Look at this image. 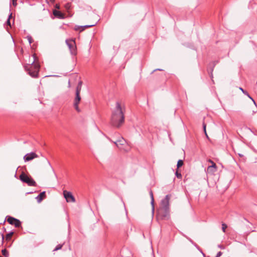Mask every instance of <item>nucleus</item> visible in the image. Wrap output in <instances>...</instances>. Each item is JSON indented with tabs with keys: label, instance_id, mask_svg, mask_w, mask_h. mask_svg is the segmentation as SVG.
Returning a JSON list of instances; mask_svg holds the SVG:
<instances>
[{
	"label": "nucleus",
	"instance_id": "1",
	"mask_svg": "<svg viewBox=\"0 0 257 257\" xmlns=\"http://www.w3.org/2000/svg\"><path fill=\"white\" fill-rule=\"evenodd\" d=\"M125 110L124 106L117 101L111 113V123L113 126L119 127L123 123Z\"/></svg>",
	"mask_w": 257,
	"mask_h": 257
},
{
	"label": "nucleus",
	"instance_id": "2",
	"mask_svg": "<svg viewBox=\"0 0 257 257\" xmlns=\"http://www.w3.org/2000/svg\"><path fill=\"white\" fill-rule=\"evenodd\" d=\"M171 198L170 195H167L165 198L161 202L160 208L158 210V214L162 218H167L169 214V200Z\"/></svg>",
	"mask_w": 257,
	"mask_h": 257
},
{
	"label": "nucleus",
	"instance_id": "3",
	"mask_svg": "<svg viewBox=\"0 0 257 257\" xmlns=\"http://www.w3.org/2000/svg\"><path fill=\"white\" fill-rule=\"evenodd\" d=\"M35 57L33 55L31 64L25 66V69L28 71L29 75L34 78L38 77L39 71V65L38 64L35 63Z\"/></svg>",
	"mask_w": 257,
	"mask_h": 257
},
{
	"label": "nucleus",
	"instance_id": "4",
	"mask_svg": "<svg viewBox=\"0 0 257 257\" xmlns=\"http://www.w3.org/2000/svg\"><path fill=\"white\" fill-rule=\"evenodd\" d=\"M82 85V82L80 81L76 88L75 97L74 100V107L77 112L80 111V109L78 106V104L81 100V97L80 93L81 90V87Z\"/></svg>",
	"mask_w": 257,
	"mask_h": 257
},
{
	"label": "nucleus",
	"instance_id": "5",
	"mask_svg": "<svg viewBox=\"0 0 257 257\" xmlns=\"http://www.w3.org/2000/svg\"><path fill=\"white\" fill-rule=\"evenodd\" d=\"M20 179L24 183L27 184L29 186H36L37 184L35 180L31 177L24 173H22L20 176Z\"/></svg>",
	"mask_w": 257,
	"mask_h": 257
},
{
	"label": "nucleus",
	"instance_id": "6",
	"mask_svg": "<svg viewBox=\"0 0 257 257\" xmlns=\"http://www.w3.org/2000/svg\"><path fill=\"white\" fill-rule=\"evenodd\" d=\"M66 43L69 48L71 54L73 55H76L77 54V48L75 41L72 40H66Z\"/></svg>",
	"mask_w": 257,
	"mask_h": 257
},
{
	"label": "nucleus",
	"instance_id": "7",
	"mask_svg": "<svg viewBox=\"0 0 257 257\" xmlns=\"http://www.w3.org/2000/svg\"><path fill=\"white\" fill-rule=\"evenodd\" d=\"M7 221L12 225H14L15 227H19L21 226V222L19 220L15 218H14L11 216H9L7 219Z\"/></svg>",
	"mask_w": 257,
	"mask_h": 257
},
{
	"label": "nucleus",
	"instance_id": "8",
	"mask_svg": "<svg viewBox=\"0 0 257 257\" xmlns=\"http://www.w3.org/2000/svg\"><path fill=\"white\" fill-rule=\"evenodd\" d=\"M38 157V155H37L34 152H31L30 153H28L24 156V160L25 162L30 161L35 158Z\"/></svg>",
	"mask_w": 257,
	"mask_h": 257
},
{
	"label": "nucleus",
	"instance_id": "9",
	"mask_svg": "<svg viewBox=\"0 0 257 257\" xmlns=\"http://www.w3.org/2000/svg\"><path fill=\"white\" fill-rule=\"evenodd\" d=\"M63 194L67 202H74L75 201V198L71 192L64 190Z\"/></svg>",
	"mask_w": 257,
	"mask_h": 257
},
{
	"label": "nucleus",
	"instance_id": "10",
	"mask_svg": "<svg viewBox=\"0 0 257 257\" xmlns=\"http://www.w3.org/2000/svg\"><path fill=\"white\" fill-rule=\"evenodd\" d=\"M114 143L118 148L121 149V146L125 144L126 141L122 137H120L119 139L114 142Z\"/></svg>",
	"mask_w": 257,
	"mask_h": 257
},
{
	"label": "nucleus",
	"instance_id": "11",
	"mask_svg": "<svg viewBox=\"0 0 257 257\" xmlns=\"http://www.w3.org/2000/svg\"><path fill=\"white\" fill-rule=\"evenodd\" d=\"M42 162L44 164L46 169L51 170L52 171L54 172V169H53L50 162L47 158H44Z\"/></svg>",
	"mask_w": 257,
	"mask_h": 257
},
{
	"label": "nucleus",
	"instance_id": "12",
	"mask_svg": "<svg viewBox=\"0 0 257 257\" xmlns=\"http://www.w3.org/2000/svg\"><path fill=\"white\" fill-rule=\"evenodd\" d=\"M96 23L92 25H87L83 26H76L75 30L76 31H79V32L83 31L86 28H88L94 26Z\"/></svg>",
	"mask_w": 257,
	"mask_h": 257
},
{
	"label": "nucleus",
	"instance_id": "13",
	"mask_svg": "<svg viewBox=\"0 0 257 257\" xmlns=\"http://www.w3.org/2000/svg\"><path fill=\"white\" fill-rule=\"evenodd\" d=\"M209 162H210L212 165L211 166H208L207 170L208 171H211L212 172H214L216 170V165L215 163H214L212 160H209Z\"/></svg>",
	"mask_w": 257,
	"mask_h": 257
},
{
	"label": "nucleus",
	"instance_id": "14",
	"mask_svg": "<svg viewBox=\"0 0 257 257\" xmlns=\"http://www.w3.org/2000/svg\"><path fill=\"white\" fill-rule=\"evenodd\" d=\"M46 197V192L43 191L40 193L36 197V199L38 203H40L42 200Z\"/></svg>",
	"mask_w": 257,
	"mask_h": 257
},
{
	"label": "nucleus",
	"instance_id": "15",
	"mask_svg": "<svg viewBox=\"0 0 257 257\" xmlns=\"http://www.w3.org/2000/svg\"><path fill=\"white\" fill-rule=\"evenodd\" d=\"M150 195L151 198V205L152 206V211L154 212V199L153 197V194L152 191H150Z\"/></svg>",
	"mask_w": 257,
	"mask_h": 257
},
{
	"label": "nucleus",
	"instance_id": "16",
	"mask_svg": "<svg viewBox=\"0 0 257 257\" xmlns=\"http://www.w3.org/2000/svg\"><path fill=\"white\" fill-rule=\"evenodd\" d=\"M53 15L55 16L58 17H59L60 18H63L62 14L60 12L56 11V10H55V11H53Z\"/></svg>",
	"mask_w": 257,
	"mask_h": 257
},
{
	"label": "nucleus",
	"instance_id": "17",
	"mask_svg": "<svg viewBox=\"0 0 257 257\" xmlns=\"http://www.w3.org/2000/svg\"><path fill=\"white\" fill-rule=\"evenodd\" d=\"M239 89H240V90L243 92V93H244L245 95H247V96H248L250 99H251L253 101V103H254V104H255V102L254 100L252 99V97L249 95V94H248V93L246 91L244 90L242 88H241V87H239Z\"/></svg>",
	"mask_w": 257,
	"mask_h": 257
},
{
	"label": "nucleus",
	"instance_id": "18",
	"mask_svg": "<svg viewBox=\"0 0 257 257\" xmlns=\"http://www.w3.org/2000/svg\"><path fill=\"white\" fill-rule=\"evenodd\" d=\"M2 254L5 257H8L9 256V252L7 251L6 249H4L2 251Z\"/></svg>",
	"mask_w": 257,
	"mask_h": 257
},
{
	"label": "nucleus",
	"instance_id": "19",
	"mask_svg": "<svg viewBox=\"0 0 257 257\" xmlns=\"http://www.w3.org/2000/svg\"><path fill=\"white\" fill-rule=\"evenodd\" d=\"M13 233H14L13 232H11L9 233H8L6 236V240H10L11 239L12 236L13 235Z\"/></svg>",
	"mask_w": 257,
	"mask_h": 257
},
{
	"label": "nucleus",
	"instance_id": "20",
	"mask_svg": "<svg viewBox=\"0 0 257 257\" xmlns=\"http://www.w3.org/2000/svg\"><path fill=\"white\" fill-rule=\"evenodd\" d=\"M183 165V162L182 160H179L177 164V168H179Z\"/></svg>",
	"mask_w": 257,
	"mask_h": 257
},
{
	"label": "nucleus",
	"instance_id": "21",
	"mask_svg": "<svg viewBox=\"0 0 257 257\" xmlns=\"http://www.w3.org/2000/svg\"><path fill=\"white\" fill-rule=\"evenodd\" d=\"M203 131L204 132V133H205L206 137L207 138H208V135L207 134L206 131V124L204 122L203 123Z\"/></svg>",
	"mask_w": 257,
	"mask_h": 257
},
{
	"label": "nucleus",
	"instance_id": "22",
	"mask_svg": "<svg viewBox=\"0 0 257 257\" xmlns=\"http://www.w3.org/2000/svg\"><path fill=\"white\" fill-rule=\"evenodd\" d=\"M227 225L225 223L222 224V230L223 232H225L226 229L227 228Z\"/></svg>",
	"mask_w": 257,
	"mask_h": 257
},
{
	"label": "nucleus",
	"instance_id": "23",
	"mask_svg": "<svg viewBox=\"0 0 257 257\" xmlns=\"http://www.w3.org/2000/svg\"><path fill=\"white\" fill-rule=\"evenodd\" d=\"M175 175L179 179H180L182 177L181 174L180 173L178 172V171H176V172L175 173Z\"/></svg>",
	"mask_w": 257,
	"mask_h": 257
},
{
	"label": "nucleus",
	"instance_id": "24",
	"mask_svg": "<svg viewBox=\"0 0 257 257\" xmlns=\"http://www.w3.org/2000/svg\"><path fill=\"white\" fill-rule=\"evenodd\" d=\"M63 246V244H58L56 246V247H55V248L54 249V251H56V250H58L59 249H60Z\"/></svg>",
	"mask_w": 257,
	"mask_h": 257
},
{
	"label": "nucleus",
	"instance_id": "25",
	"mask_svg": "<svg viewBox=\"0 0 257 257\" xmlns=\"http://www.w3.org/2000/svg\"><path fill=\"white\" fill-rule=\"evenodd\" d=\"M187 238L194 246H195L198 249H199V246L195 243H194L191 239L189 238Z\"/></svg>",
	"mask_w": 257,
	"mask_h": 257
},
{
	"label": "nucleus",
	"instance_id": "26",
	"mask_svg": "<svg viewBox=\"0 0 257 257\" xmlns=\"http://www.w3.org/2000/svg\"><path fill=\"white\" fill-rule=\"evenodd\" d=\"M12 17V14H10L9 16V18L7 20V24L9 25L10 26H11V23H10V19Z\"/></svg>",
	"mask_w": 257,
	"mask_h": 257
},
{
	"label": "nucleus",
	"instance_id": "27",
	"mask_svg": "<svg viewBox=\"0 0 257 257\" xmlns=\"http://www.w3.org/2000/svg\"><path fill=\"white\" fill-rule=\"evenodd\" d=\"M28 40L29 41V42L30 44L32 43V38L31 36H28L27 37Z\"/></svg>",
	"mask_w": 257,
	"mask_h": 257
},
{
	"label": "nucleus",
	"instance_id": "28",
	"mask_svg": "<svg viewBox=\"0 0 257 257\" xmlns=\"http://www.w3.org/2000/svg\"><path fill=\"white\" fill-rule=\"evenodd\" d=\"M222 254V252L221 251H219L217 254V255L216 257H219Z\"/></svg>",
	"mask_w": 257,
	"mask_h": 257
},
{
	"label": "nucleus",
	"instance_id": "29",
	"mask_svg": "<svg viewBox=\"0 0 257 257\" xmlns=\"http://www.w3.org/2000/svg\"><path fill=\"white\" fill-rule=\"evenodd\" d=\"M16 1H17V0H13V5L16 6V5H17Z\"/></svg>",
	"mask_w": 257,
	"mask_h": 257
},
{
	"label": "nucleus",
	"instance_id": "30",
	"mask_svg": "<svg viewBox=\"0 0 257 257\" xmlns=\"http://www.w3.org/2000/svg\"><path fill=\"white\" fill-rule=\"evenodd\" d=\"M1 237H2V241H3L4 239V234L3 233H1Z\"/></svg>",
	"mask_w": 257,
	"mask_h": 257
},
{
	"label": "nucleus",
	"instance_id": "31",
	"mask_svg": "<svg viewBox=\"0 0 257 257\" xmlns=\"http://www.w3.org/2000/svg\"><path fill=\"white\" fill-rule=\"evenodd\" d=\"M125 249H121V251H120V253H121V254H123V253L124 251H125Z\"/></svg>",
	"mask_w": 257,
	"mask_h": 257
},
{
	"label": "nucleus",
	"instance_id": "32",
	"mask_svg": "<svg viewBox=\"0 0 257 257\" xmlns=\"http://www.w3.org/2000/svg\"><path fill=\"white\" fill-rule=\"evenodd\" d=\"M55 0H51V1L52 2H55Z\"/></svg>",
	"mask_w": 257,
	"mask_h": 257
},
{
	"label": "nucleus",
	"instance_id": "33",
	"mask_svg": "<svg viewBox=\"0 0 257 257\" xmlns=\"http://www.w3.org/2000/svg\"><path fill=\"white\" fill-rule=\"evenodd\" d=\"M157 70V69H156V70ZM158 70H162V69H158ZM154 71H156V70H155Z\"/></svg>",
	"mask_w": 257,
	"mask_h": 257
},
{
	"label": "nucleus",
	"instance_id": "34",
	"mask_svg": "<svg viewBox=\"0 0 257 257\" xmlns=\"http://www.w3.org/2000/svg\"><path fill=\"white\" fill-rule=\"evenodd\" d=\"M218 247H220V248L221 247L220 245H218Z\"/></svg>",
	"mask_w": 257,
	"mask_h": 257
},
{
	"label": "nucleus",
	"instance_id": "35",
	"mask_svg": "<svg viewBox=\"0 0 257 257\" xmlns=\"http://www.w3.org/2000/svg\"><path fill=\"white\" fill-rule=\"evenodd\" d=\"M0 257H2L1 256H0Z\"/></svg>",
	"mask_w": 257,
	"mask_h": 257
}]
</instances>
